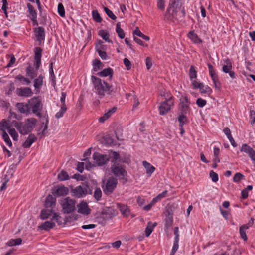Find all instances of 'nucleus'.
<instances>
[{
    "label": "nucleus",
    "mask_w": 255,
    "mask_h": 255,
    "mask_svg": "<svg viewBox=\"0 0 255 255\" xmlns=\"http://www.w3.org/2000/svg\"><path fill=\"white\" fill-rule=\"evenodd\" d=\"M102 196V191L100 188H96L94 191V197L97 201H99Z\"/></svg>",
    "instance_id": "3c124183"
},
{
    "label": "nucleus",
    "mask_w": 255,
    "mask_h": 255,
    "mask_svg": "<svg viewBox=\"0 0 255 255\" xmlns=\"http://www.w3.org/2000/svg\"><path fill=\"white\" fill-rule=\"evenodd\" d=\"M199 89H200V92L201 93L210 94L212 92L211 88L207 85L205 86L203 83V86H201Z\"/></svg>",
    "instance_id": "c03bdc74"
},
{
    "label": "nucleus",
    "mask_w": 255,
    "mask_h": 255,
    "mask_svg": "<svg viewBox=\"0 0 255 255\" xmlns=\"http://www.w3.org/2000/svg\"><path fill=\"white\" fill-rule=\"evenodd\" d=\"M36 71L34 67L29 65L26 69V75L33 79L37 76Z\"/></svg>",
    "instance_id": "a878e982"
},
{
    "label": "nucleus",
    "mask_w": 255,
    "mask_h": 255,
    "mask_svg": "<svg viewBox=\"0 0 255 255\" xmlns=\"http://www.w3.org/2000/svg\"><path fill=\"white\" fill-rule=\"evenodd\" d=\"M22 243V239L21 238H17L16 239H11L7 243V245L8 246H13L20 245Z\"/></svg>",
    "instance_id": "58836bf2"
},
{
    "label": "nucleus",
    "mask_w": 255,
    "mask_h": 255,
    "mask_svg": "<svg viewBox=\"0 0 255 255\" xmlns=\"http://www.w3.org/2000/svg\"><path fill=\"white\" fill-rule=\"evenodd\" d=\"M27 8L29 13V17L33 22L34 25L38 24L37 20V12L34 7L30 4L28 3Z\"/></svg>",
    "instance_id": "dca6fc26"
},
{
    "label": "nucleus",
    "mask_w": 255,
    "mask_h": 255,
    "mask_svg": "<svg viewBox=\"0 0 255 255\" xmlns=\"http://www.w3.org/2000/svg\"><path fill=\"white\" fill-rule=\"evenodd\" d=\"M112 154H113V159L111 160V162L112 163H113L114 164L117 163L116 161L118 160H119L120 159V155L118 153L115 152V151L112 152Z\"/></svg>",
    "instance_id": "680f3d73"
},
{
    "label": "nucleus",
    "mask_w": 255,
    "mask_h": 255,
    "mask_svg": "<svg viewBox=\"0 0 255 255\" xmlns=\"http://www.w3.org/2000/svg\"><path fill=\"white\" fill-rule=\"evenodd\" d=\"M11 126L9 123L6 121V120H2L1 122H0V130L2 132L6 131V129H7L8 131L10 128Z\"/></svg>",
    "instance_id": "bb28decb"
},
{
    "label": "nucleus",
    "mask_w": 255,
    "mask_h": 255,
    "mask_svg": "<svg viewBox=\"0 0 255 255\" xmlns=\"http://www.w3.org/2000/svg\"><path fill=\"white\" fill-rule=\"evenodd\" d=\"M192 81V85L194 89L199 88L201 86H203L202 83H199L196 81L195 79H193Z\"/></svg>",
    "instance_id": "69168bd1"
},
{
    "label": "nucleus",
    "mask_w": 255,
    "mask_h": 255,
    "mask_svg": "<svg viewBox=\"0 0 255 255\" xmlns=\"http://www.w3.org/2000/svg\"><path fill=\"white\" fill-rule=\"evenodd\" d=\"M225 62L226 63V65H224L222 67V70L225 73H229L230 77L232 79H234L236 78V74L233 71H232V63L229 59H227Z\"/></svg>",
    "instance_id": "2eb2a0df"
},
{
    "label": "nucleus",
    "mask_w": 255,
    "mask_h": 255,
    "mask_svg": "<svg viewBox=\"0 0 255 255\" xmlns=\"http://www.w3.org/2000/svg\"><path fill=\"white\" fill-rule=\"evenodd\" d=\"M16 107L18 110L22 113L28 114L30 112V108L29 107V103H17L16 104Z\"/></svg>",
    "instance_id": "6ab92c4d"
},
{
    "label": "nucleus",
    "mask_w": 255,
    "mask_h": 255,
    "mask_svg": "<svg viewBox=\"0 0 255 255\" xmlns=\"http://www.w3.org/2000/svg\"><path fill=\"white\" fill-rule=\"evenodd\" d=\"M112 173L119 179H122L127 175L125 166L119 163H114L111 167Z\"/></svg>",
    "instance_id": "6e6552de"
},
{
    "label": "nucleus",
    "mask_w": 255,
    "mask_h": 255,
    "mask_svg": "<svg viewBox=\"0 0 255 255\" xmlns=\"http://www.w3.org/2000/svg\"><path fill=\"white\" fill-rule=\"evenodd\" d=\"M161 96L164 101L160 103L159 107V114L164 115L171 109L174 102L173 97L170 93L163 92L161 93Z\"/></svg>",
    "instance_id": "7ed1b4c3"
},
{
    "label": "nucleus",
    "mask_w": 255,
    "mask_h": 255,
    "mask_svg": "<svg viewBox=\"0 0 255 255\" xmlns=\"http://www.w3.org/2000/svg\"><path fill=\"white\" fill-rule=\"evenodd\" d=\"M244 178V176L242 174L238 172L234 175L233 180L234 182L239 183Z\"/></svg>",
    "instance_id": "603ef678"
},
{
    "label": "nucleus",
    "mask_w": 255,
    "mask_h": 255,
    "mask_svg": "<svg viewBox=\"0 0 255 255\" xmlns=\"http://www.w3.org/2000/svg\"><path fill=\"white\" fill-rule=\"evenodd\" d=\"M71 192L73 195L77 198H82L88 194H92L89 185L83 183L74 188H72Z\"/></svg>",
    "instance_id": "39448f33"
},
{
    "label": "nucleus",
    "mask_w": 255,
    "mask_h": 255,
    "mask_svg": "<svg viewBox=\"0 0 255 255\" xmlns=\"http://www.w3.org/2000/svg\"><path fill=\"white\" fill-rule=\"evenodd\" d=\"M188 37L194 43L198 44L202 42V40L199 38L198 36L193 31H191L188 33Z\"/></svg>",
    "instance_id": "b1692460"
},
{
    "label": "nucleus",
    "mask_w": 255,
    "mask_h": 255,
    "mask_svg": "<svg viewBox=\"0 0 255 255\" xmlns=\"http://www.w3.org/2000/svg\"><path fill=\"white\" fill-rule=\"evenodd\" d=\"M55 223L52 221H46L43 224H41L39 227L40 229L44 230H48L53 228L55 226Z\"/></svg>",
    "instance_id": "393cba45"
},
{
    "label": "nucleus",
    "mask_w": 255,
    "mask_h": 255,
    "mask_svg": "<svg viewBox=\"0 0 255 255\" xmlns=\"http://www.w3.org/2000/svg\"><path fill=\"white\" fill-rule=\"evenodd\" d=\"M2 138L4 142L6 143V144L10 147H12V143L11 141V140L10 139V138L6 133V131H4L2 134Z\"/></svg>",
    "instance_id": "ea45409f"
},
{
    "label": "nucleus",
    "mask_w": 255,
    "mask_h": 255,
    "mask_svg": "<svg viewBox=\"0 0 255 255\" xmlns=\"http://www.w3.org/2000/svg\"><path fill=\"white\" fill-rule=\"evenodd\" d=\"M69 176L65 171H62L58 175V179L60 181H64L69 179Z\"/></svg>",
    "instance_id": "79ce46f5"
},
{
    "label": "nucleus",
    "mask_w": 255,
    "mask_h": 255,
    "mask_svg": "<svg viewBox=\"0 0 255 255\" xmlns=\"http://www.w3.org/2000/svg\"><path fill=\"white\" fill-rule=\"evenodd\" d=\"M58 12L60 16L62 17H65V9L63 4L61 3L58 4Z\"/></svg>",
    "instance_id": "5fc2aeb1"
},
{
    "label": "nucleus",
    "mask_w": 255,
    "mask_h": 255,
    "mask_svg": "<svg viewBox=\"0 0 255 255\" xmlns=\"http://www.w3.org/2000/svg\"><path fill=\"white\" fill-rule=\"evenodd\" d=\"M209 175L213 182H216L218 181L219 178L217 173L214 172L213 170H211L210 172Z\"/></svg>",
    "instance_id": "4d7b16f0"
},
{
    "label": "nucleus",
    "mask_w": 255,
    "mask_h": 255,
    "mask_svg": "<svg viewBox=\"0 0 255 255\" xmlns=\"http://www.w3.org/2000/svg\"><path fill=\"white\" fill-rule=\"evenodd\" d=\"M67 107L66 105H61V108L58 112H57L55 114V117L57 119H59L62 117L64 115V114L67 111Z\"/></svg>",
    "instance_id": "e433bc0d"
},
{
    "label": "nucleus",
    "mask_w": 255,
    "mask_h": 255,
    "mask_svg": "<svg viewBox=\"0 0 255 255\" xmlns=\"http://www.w3.org/2000/svg\"><path fill=\"white\" fill-rule=\"evenodd\" d=\"M156 223H152L149 222L148 225L145 228V233L146 237H149L153 231L154 228L156 226Z\"/></svg>",
    "instance_id": "7c9ffc66"
},
{
    "label": "nucleus",
    "mask_w": 255,
    "mask_h": 255,
    "mask_svg": "<svg viewBox=\"0 0 255 255\" xmlns=\"http://www.w3.org/2000/svg\"><path fill=\"white\" fill-rule=\"evenodd\" d=\"M34 59H41L42 49L39 47L34 48Z\"/></svg>",
    "instance_id": "a19ab883"
},
{
    "label": "nucleus",
    "mask_w": 255,
    "mask_h": 255,
    "mask_svg": "<svg viewBox=\"0 0 255 255\" xmlns=\"http://www.w3.org/2000/svg\"><path fill=\"white\" fill-rule=\"evenodd\" d=\"M34 33L37 40L39 42V45H40L42 41L45 39V30L42 27H38L34 28Z\"/></svg>",
    "instance_id": "4468645a"
},
{
    "label": "nucleus",
    "mask_w": 255,
    "mask_h": 255,
    "mask_svg": "<svg viewBox=\"0 0 255 255\" xmlns=\"http://www.w3.org/2000/svg\"><path fill=\"white\" fill-rule=\"evenodd\" d=\"M104 10L107 15L110 18H111L113 20H115L117 17L115 16V15L113 13L112 11H111L109 8H108L106 7H105L104 8Z\"/></svg>",
    "instance_id": "864d4df0"
},
{
    "label": "nucleus",
    "mask_w": 255,
    "mask_h": 255,
    "mask_svg": "<svg viewBox=\"0 0 255 255\" xmlns=\"http://www.w3.org/2000/svg\"><path fill=\"white\" fill-rule=\"evenodd\" d=\"M106 49L107 45H104V42L102 40H99L97 41L96 45V50H105Z\"/></svg>",
    "instance_id": "37998d69"
},
{
    "label": "nucleus",
    "mask_w": 255,
    "mask_h": 255,
    "mask_svg": "<svg viewBox=\"0 0 255 255\" xmlns=\"http://www.w3.org/2000/svg\"><path fill=\"white\" fill-rule=\"evenodd\" d=\"M16 91L17 94L20 96L28 97L32 96L33 94V92L31 88L29 87L17 88Z\"/></svg>",
    "instance_id": "a211bd4d"
},
{
    "label": "nucleus",
    "mask_w": 255,
    "mask_h": 255,
    "mask_svg": "<svg viewBox=\"0 0 255 255\" xmlns=\"http://www.w3.org/2000/svg\"><path fill=\"white\" fill-rule=\"evenodd\" d=\"M180 9V3L179 0H170L168 7L165 14V18L171 20L177 15V13Z\"/></svg>",
    "instance_id": "20e7f679"
},
{
    "label": "nucleus",
    "mask_w": 255,
    "mask_h": 255,
    "mask_svg": "<svg viewBox=\"0 0 255 255\" xmlns=\"http://www.w3.org/2000/svg\"><path fill=\"white\" fill-rule=\"evenodd\" d=\"M240 150L241 152L247 154L251 160L255 159V151L247 144H243Z\"/></svg>",
    "instance_id": "ddd939ff"
},
{
    "label": "nucleus",
    "mask_w": 255,
    "mask_h": 255,
    "mask_svg": "<svg viewBox=\"0 0 255 255\" xmlns=\"http://www.w3.org/2000/svg\"><path fill=\"white\" fill-rule=\"evenodd\" d=\"M190 104V101L188 99L186 94L182 95L180 98V106L181 113L187 114L190 113V109L189 105Z\"/></svg>",
    "instance_id": "9d476101"
},
{
    "label": "nucleus",
    "mask_w": 255,
    "mask_h": 255,
    "mask_svg": "<svg viewBox=\"0 0 255 255\" xmlns=\"http://www.w3.org/2000/svg\"><path fill=\"white\" fill-rule=\"evenodd\" d=\"M37 139V137L33 134H30L25 141L23 143L22 146L24 148H29L32 144Z\"/></svg>",
    "instance_id": "4be33fe9"
},
{
    "label": "nucleus",
    "mask_w": 255,
    "mask_h": 255,
    "mask_svg": "<svg viewBox=\"0 0 255 255\" xmlns=\"http://www.w3.org/2000/svg\"><path fill=\"white\" fill-rule=\"evenodd\" d=\"M56 202V198L52 196L48 195L45 201V206L46 207H51Z\"/></svg>",
    "instance_id": "c85d7f7f"
},
{
    "label": "nucleus",
    "mask_w": 255,
    "mask_h": 255,
    "mask_svg": "<svg viewBox=\"0 0 255 255\" xmlns=\"http://www.w3.org/2000/svg\"><path fill=\"white\" fill-rule=\"evenodd\" d=\"M99 35L106 42L112 43V40L109 39V34L108 32L104 30H101L99 31Z\"/></svg>",
    "instance_id": "2f4dec72"
},
{
    "label": "nucleus",
    "mask_w": 255,
    "mask_h": 255,
    "mask_svg": "<svg viewBox=\"0 0 255 255\" xmlns=\"http://www.w3.org/2000/svg\"><path fill=\"white\" fill-rule=\"evenodd\" d=\"M186 115V114L181 113L178 117V121L179 122V127H183V125L187 122L188 120Z\"/></svg>",
    "instance_id": "4c0bfd02"
},
{
    "label": "nucleus",
    "mask_w": 255,
    "mask_h": 255,
    "mask_svg": "<svg viewBox=\"0 0 255 255\" xmlns=\"http://www.w3.org/2000/svg\"><path fill=\"white\" fill-rule=\"evenodd\" d=\"M37 121L35 118H29L27 119L24 124L15 121L14 126L20 134L25 135L33 130Z\"/></svg>",
    "instance_id": "f03ea898"
},
{
    "label": "nucleus",
    "mask_w": 255,
    "mask_h": 255,
    "mask_svg": "<svg viewBox=\"0 0 255 255\" xmlns=\"http://www.w3.org/2000/svg\"><path fill=\"white\" fill-rule=\"evenodd\" d=\"M93 158L95 163L98 166L104 165L109 161V158L107 155L102 154L98 152L94 153Z\"/></svg>",
    "instance_id": "f8f14e48"
},
{
    "label": "nucleus",
    "mask_w": 255,
    "mask_h": 255,
    "mask_svg": "<svg viewBox=\"0 0 255 255\" xmlns=\"http://www.w3.org/2000/svg\"><path fill=\"white\" fill-rule=\"evenodd\" d=\"M78 212L84 215H88L90 213V209L88 208L86 202L82 201L77 205Z\"/></svg>",
    "instance_id": "f3484780"
},
{
    "label": "nucleus",
    "mask_w": 255,
    "mask_h": 255,
    "mask_svg": "<svg viewBox=\"0 0 255 255\" xmlns=\"http://www.w3.org/2000/svg\"><path fill=\"white\" fill-rule=\"evenodd\" d=\"M45 120H46L45 123L42 131L41 132H40L38 133V134L40 135V138H42L43 136H44L45 135V134L47 132L46 131L48 129V124L49 121H48V119L47 117L46 118Z\"/></svg>",
    "instance_id": "49530a36"
},
{
    "label": "nucleus",
    "mask_w": 255,
    "mask_h": 255,
    "mask_svg": "<svg viewBox=\"0 0 255 255\" xmlns=\"http://www.w3.org/2000/svg\"><path fill=\"white\" fill-rule=\"evenodd\" d=\"M60 204L64 213L69 214L76 209V201L70 197H66L61 200Z\"/></svg>",
    "instance_id": "423d86ee"
},
{
    "label": "nucleus",
    "mask_w": 255,
    "mask_h": 255,
    "mask_svg": "<svg viewBox=\"0 0 255 255\" xmlns=\"http://www.w3.org/2000/svg\"><path fill=\"white\" fill-rule=\"evenodd\" d=\"M118 184L117 179L114 177H110L107 180L103 191L106 195H110L112 193L116 188Z\"/></svg>",
    "instance_id": "1a4fd4ad"
},
{
    "label": "nucleus",
    "mask_w": 255,
    "mask_h": 255,
    "mask_svg": "<svg viewBox=\"0 0 255 255\" xmlns=\"http://www.w3.org/2000/svg\"><path fill=\"white\" fill-rule=\"evenodd\" d=\"M117 207L119 209L121 214L125 217H128L130 213L129 208L127 205L122 203H117Z\"/></svg>",
    "instance_id": "aec40b11"
},
{
    "label": "nucleus",
    "mask_w": 255,
    "mask_h": 255,
    "mask_svg": "<svg viewBox=\"0 0 255 255\" xmlns=\"http://www.w3.org/2000/svg\"><path fill=\"white\" fill-rule=\"evenodd\" d=\"M104 141L105 143L110 145H112L114 144V140L112 138V137L110 135H106L104 137Z\"/></svg>",
    "instance_id": "bf43d9fd"
},
{
    "label": "nucleus",
    "mask_w": 255,
    "mask_h": 255,
    "mask_svg": "<svg viewBox=\"0 0 255 255\" xmlns=\"http://www.w3.org/2000/svg\"><path fill=\"white\" fill-rule=\"evenodd\" d=\"M113 69L110 67L104 69L102 71L98 72L97 75L100 77H107L109 76L111 79L113 76Z\"/></svg>",
    "instance_id": "5701e85b"
},
{
    "label": "nucleus",
    "mask_w": 255,
    "mask_h": 255,
    "mask_svg": "<svg viewBox=\"0 0 255 255\" xmlns=\"http://www.w3.org/2000/svg\"><path fill=\"white\" fill-rule=\"evenodd\" d=\"M44 76L42 75H40L37 78L35 79L34 81V86L36 89L39 90L43 85V80Z\"/></svg>",
    "instance_id": "c756f323"
},
{
    "label": "nucleus",
    "mask_w": 255,
    "mask_h": 255,
    "mask_svg": "<svg viewBox=\"0 0 255 255\" xmlns=\"http://www.w3.org/2000/svg\"><path fill=\"white\" fill-rule=\"evenodd\" d=\"M96 51L98 52L99 55L102 59H107V53L105 51H104V50H96Z\"/></svg>",
    "instance_id": "774afa93"
},
{
    "label": "nucleus",
    "mask_w": 255,
    "mask_h": 255,
    "mask_svg": "<svg viewBox=\"0 0 255 255\" xmlns=\"http://www.w3.org/2000/svg\"><path fill=\"white\" fill-rule=\"evenodd\" d=\"M206 101L201 98H198L196 104L199 107H203L206 104Z\"/></svg>",
    "instance_id": "052dcab7"
},
{
    "label": "nucleus",
    "mask_w": 255,
    "mask_h": 255,
    "mask_svg": "<svg viewBox=\"0 0 255 255\" xmlns=\"http://www.w3.org/2000/svg\"><path fill=\"white\" fill-rule=\"evenodd\" d=\"M93 65L94 66L93 70L94 71H98L100 69L102 63L99 60L95 59L93 62Z\"/></svg>",
    "instance_id": "8fccbe9b"
},
{
    "label": "nucleus",
    "mask_w": 255,
    "mask_h": 255,
    "mask_svg": "<svg viewBox=\"0 0 255 255\" xmlns=\"http://www.w3.org/2000/svg\"><path fill=\"white\" fill-rule=\"evenodd\" d=\"M68 192L69 190L67 187L64 186H58L56 191L54 192H53V193L55 195L59 197L66 195L68 193Z\"/></svg>",
    "instance_id": "412c9836"
},
{
    "label": "nucleus",
    "mask_w": 255,
    "mask_h": 255,
    "mask_svg": "<svg viewBox=\"0 0 255 255\" xmlns=\"http://www.w3.org/2000/svg\"><path fill=\"white\" fill-rule=\"evenodd\" d=\"M15 79L20 82L22 84L29 85L31 81L27 78L24 77L22 75H18L15 77Z\"/></svg>",
    "instance_id": "72a5a7b5"
},
{
    "label": "nucleus",
    "mask_w": 255,
    "mask_h": 255,
    "mask_svg": "<svg viewBox=\"0 0 255 255\" xmlns=\"http://www.w3.org/2000/svg\"><path fill=\"white\" fill-rule=\"evenodd\" d=\"M142 164L146 170V173L148 176H151L152 173L155 171V168L146 161H143Z\"/></svg>",
    "instance_id": "cd10ccee"
},
{
    "label": "nucleus",
    "mask_w": 255,
    "mask_h": 255,
    "mask_svg": "<svg viewBox=\"0 0 255 255\" xmlns=\"http://www.w3.org/2000/svg\"><path fill=\"white\" fill-rule=\"evenodd\" d=\"M52 215V210H42L41 211L40 217L42 220L48 218Z\"/></svg>",
    "instance_id": "f704fd0d"
},
{
    "label": "nucleus",
    "mask_w": 255,
    "mask_h": 255,
    "mask_svg": "<svg viewBox=\"0 0 255 255\" xmlns=\"http://www.w3.org/2000/svg\"><path fill=\"white\" fill-rule=\"evenodd\" d=\"M123 62L128 70L131 69V64L130 61L128 58H124L123 60Z\"/></svg>",
    "instance_id": "0e129e2a"
},
{
    "label": "nucleus",
    "mask_w": 255,
    "mask_h": 255,
    "mask_svg": "<svg viewBox=\"0 0 255 255\" xmlns=\"http://www.w3.org/2000/svg\"><path fill=\"white\" fill-rule=\"evenodd\" d=\"M30 110L32 109V112L36 114L39 117H41L40 113L42 105L41 101L39 97L31 98L28 102Z\"/></svg>",
    "instance_id": "0eeeda50"
},
{
    "label": "nucleus",
    "mask_w": 255,
    "mask_h": 255,
    "mask_svg": "<svg viewBox=\"0 0 255 255\" xmlns=\"http://www.w3.org/2000/svg\"><path fill=\"white\" fill-rule=\"evenodd\" d=\"M207 66L208 67L210 76L213 81L215 89L219 90L221 87V83L215 69L210 63H207Z\"/></svg>",
    "instance_id": "9b49d317"
},
{
    "label": "nucleus",
    "mask_w": 255,
    "mask_h": 255,
    "mask_svg": "<svg viewBox=\"0 0 255 255\" xmlns=\"http://www.w3.org/2000/svg\"><path fill=\"white\" fill-rule=\"evenodd\" d=\"M173 223V217L172 215L170 213H168L166 215V218H165V227L166 228H168L172 226Z\"/></svg>",
    "instance_id": "c9c22d12"
},
{
    "label": "nucleus",
    "mask_w": 255,
    "mask_h": 255,
    "mask_svg": "<svg viewBox=\"0 0 255 255\" xmlns=\"http://www.w3.org/2000/svg\"><path fill=\"white\" fill-rule=\"evenodd\" d=\"M91 80L94 85L95 92L100 98H103L105 95H112L116 92L117 88L114 89L113 86L105 81L94 76H91Z\"/></svg>",
    "instance_id": "f257e3e1"
},
{
    "label": "nucleus",
    "mask_w": 255,
    "mask_h": 255,
    "mask_svg": "<svg viewBox=\"0 0 255 255\" xmlns=\"http://www.w3.org/2000/svg\"><path fill=\"white\" fill-rule=\"evenodd\" d=\"M189 77L191 80L195 79L197 77V72L195 70L194 67L191 66L189 69Z\"/></svg>",
    "instance_id": "de8ad7c7"
},
{
    "label": "nucleus",
    "mask_w": 255,
    "mask_h": 255,
    "mask_svg": "<svg viewBox=\"0 0 255 255\" xmlns=\"http://www.w3.org/2000/svg\"><path fill=\"white\" fill-rule=\"evenodd\" d=\"M116 31L120 38L123 39L125 37V32L124 30L121 28V24L119 22H118L116 24Z\"/></svg>",
    "instance_id": "473e14b6"
},
{
    "label": "nucleus",
    "mask_w": 255,
    "mask_h": 255,
    "mask_svg": "<svg viewBox=\"0 0 255 255\" xmlns=\"http://www.w3.org/2000/svg\"><path fill=\"white\" fill-rule=\"evenodd\" d=\"M8 133L10 135L13 140L17 141L18 140V135L14 128H11V129H9Z\"/></svg>",
    "instance_id": "09e8293b"
},
{
    "label": "nucleus",
    "mask_w": 255,
    "mask_h": 255,
    "mask_svg": "<svg viewBox=\"0 0 255 255\" xmlns=\"http://www.w3.org/2000/svg\"><path fill=\"white\" fill-rule=\"evenodd\" d=\"M157 7L161 10H163L165 7V1L163 0H157Z\"/></svg>",
    "instance_id": "e2e57ef3"
},
{
    "label": "nucleus",
    "mask_w": 255,
    "mask_h": 255,
    "mask_svg": "<svg viewBox=\"0 0 255 255\" xmlns=\"http://www.w3.org/2000/svg\"><path fill=\"white\" fill-rule=\"evenodd\" d=\"M61 217L57 213H54L51 219L52 220L55 221L58 225H61L62 224V221L61 220Z\"/></svg>",
    "instance_id": "6e6d98bb"
},
{
    "label": "nucleus",
    "mask_w": 255,
    "mask_h": 255,
    "mask_svg": "<svg viewBox=\"0 0 255 255\" xmlns=\"http://www.w3.org/2000/svg\"><path fill=\"white\" fill-rule=\"evenodd\" d=\"M119 162L129 164L130 162V160L129 157L127 156L124 157H121L119 160Z\"/></svg>",
    "instance_id": "338daca9"
},
{
    "label": "nucleus",
    "mask_w": 255,
    "mask_h": 255,
    "mask_svg": "<svg viewBox=\"0 0 255 255\" xmlns=\"http://www.w3.org/2000/svg\"><path fill=\"white\" fill-rule=\"evenodd\" d=\"M2 10L3 11L5 16L6 17H8L7 16V5H8V2L6 0H2Z\"/></svg>",
    "instance_id": "13d9d810"
},
{
    "label": "nucleus",
    "mask_w": 255,
    "mask_h": 255,
    "mask_svg": "<svg viewBox=\"0 0 255 255\" xmlns=\"http://www.w3.org/2000/svg\"><path fill=\"white\" fill-rule=\"evenodd\" d=\"M92 17L93 19L97 22L100 23L102 21V19L101 17L97 10H93L92 12Z\"/></svg>",
    "instance_id": "a18cd8bd"
}]
</instances>
